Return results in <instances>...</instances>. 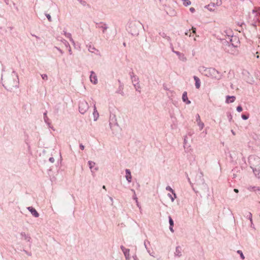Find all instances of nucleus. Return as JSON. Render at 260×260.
<instances>
[{"instance_id": "13", "label": "nucleus", "mask_w": 260, "mask_h": 260, "mask_svg": "<svg viewBox=\"0 0 260 260\" xmlns=\"http://www.w3.org/2000/svg\"><path fill=\"white\" fill-rule=\"evenodd\" d=\"M172 51L178 56L179 59L181 61L185 62L187 60V58L185 56V55L183 53H181L179 51H175L173 49L172 50Z\"/></svg>"}, {"instance_id": "23", "label": "nucleus", "mask_w": 260, "mask_h": 260, "mask_svg": "<svg viewBox=\"0 0 260 260\" xmlns=\"http://www.w3.org/2000/svg\"><path fill=\"white\" fill-rule=\"evenodd\" d=\"M169 224H170L169 229L172 233H174V231L173 229L174 221H173V220L172 219V217L170 216H169Z\"/></svg>"}, {"instance_id": "8", "label": "nucleus", "mask_w": 260, "mask_h": 260, "mask_svg": "<svg viewBox=\"0 0 260 260\" xmlns=\"http://www.w3.org/2000/svg\"><path fill=\"white\" fill-rule=\"evenodd\" d=\"M196 182L197 185H204L207 186L205 184V180L203 178V173L202 172L200 171L196 174Z\"/></svg>"}, {"instance_id": "36", "label": "nucleus", "mask_w": 260, "mask_h": 260, "mask_svg": "<svg viewBox=\"0 0 260 260\" xmlns=\"http://www.w3.org/2000/svg\"><path fill=\"white\" fill-rule=\"evenodd\" d=\"M88 164L89 167L91 170L94 167V166L95 165L94 162L90 161V160L88 161Z\"/></svg>"}, {"instance_id": "56", "label": "nucleus", "mask_w": 260, "mask_h": 260, "mask_svg": "<svg viewBox=\"0 0 260 260\" xmlns=\"http://www.w3.org/2000/svg\"><path fill=\"white\" fill-rule=\"evenodd\" d=\"M133 257L134 260H139L138 258L137 257V255L135 254L133 256Z\"/></svg>"}, {"instance_id": "40", "label": "nucleus", "mask_w": 260, "mask_h": 260, "mask_svg": "<svg viewBox=\"0 0 260 260\" xmlns=\"http://www.w3.org/2000/svg\"><path fill=\"white\" fill-rule=\"evenodd\" d=\"M247 217L249 219L250 221H252V215L251 212H248Z\"/></svg>"}, {"instance_id": "30", "label": "nucleus", "mask_w": 260, "mask_h": 260, "mask_svg": "<svg viewBox=\"0 0 260 260\" xmlns=\"http://www.w3.org/2000/svg\"><path fill=\"white\" fill-rule=\"evenodd\" d=\"M159 35L164 39L167 40L169 42L171 41L170 37L168 36L165 32H160Z\"/></svg>"}, {"instance_id": "42", "label": "nucleus", "mask_w": 260, "mask_h": 260, "mask_svg": "<svg viewBox=\"0 0 260 260\" xmlns=\"http://www.w3.org/2000/svg\"><path fill=\"white\" fill-rule=\"evenodd\" d=\"M41 77H42V79L44 80H48V76L47 75V74H42Z\"/></svg>"}, {"instance_id": "19", "label": "nucleus", "mask_w": 260, "mask_h": 260, "mask_svg": "<svg viewBox=\"0 0 260 260\" xmlns=\"http://www.w3.org/2000/svg\"><path fill=\"white\" fill-rule=\"evenodd\" d=\"M182 101H183V102L185 103L187 105H189L190 104V101L188 99V98H187V92L186 91H184L183 94H182Z\"/></svg>"}, {"instance_id": "28", "label": "nucleus", "mask_w": 260, "mask_h": 260, "mask_svg": "<svg viewBox=\"0 0 260 260\" xmlns=\"http://www.w3.org/2000/svg\"><path fill=\"white\" fill-rule=\"evenodd\" d=\"M215 7V5L214 3H211L209 4L208 5L206 6L205 8H207L210 11H213L214 8Z\"/></svg>"}, {"instance_id": "35", "label": "nucleus", "mask_w": 260, "mask_h": 260, "mask_svg": "<svg viewBox=\"0 0 260 260\" xmlns=\"http://www.w3.org/2000/svg\"><path fill=\"white\" fill-rule=\"evenodd\" d=\"M183 4L185 6H188L191 4V2L189 0H181Z\"/></svg>"}, {"instance_id": "2", "label": "nucleus", "mask_w": 260, "mask_h": 260, "mask_svg": "<svg viewBox=\"0 0 260 260\" xmlns=\"http://www.w3.org/2000/svg\"><path fill=\"white\" fill-rule=\"evenodd\" d=\"M204 72L205 76L216 80H220L223 77V74L221 72L216 70L215 68H204Z\"/></svg>"}, {"instance_id": "33", "label": "nucleus", "mask_w": 260, "mask_h": 260, "mask_svg": "<svg viewBox=\"0 0 260 260\" xmlns=\"http://www.w3.org/2000/svg\"><path fill=\"white\" fill-rule=\"evenodd\" d=\"M172 194H173V196L170 193H168V196L171 199V201L173 202L174 201L175 199L177 197L175 192Z\"/></svg>"}, {"instance_id": "7", "label": "nucleus", "mask_w": 260, "mask_h": 260, "mask_svg": "<svg viewBox=\"0 0 260 260\" xmlns=\"http://www.w3.org/2000/svg\"><path fill=\"white\" fill-rule=\"evenodd\" d=\"M89 105L85 100L80 101L79 104V111L81 114H84L88 110Z\"/></svg>"}, {"instance_id": "58", "label": "nucleus", "mask_w": 260, "mask_h": 260, "mask_svg": "<svg viewBox=\"0 0 260 260\" xmlns=\"http://www.w3.org/2000/svg\"><path fill=\"white\" fill-rule=\"evenodd\" d=\"M147 251L151 256L154 257V256L150 252V250L149 249H147Z\"/></svg>"}, {"instance_id": "64", "label": "nucleus", "mask_w": 260, "mask_h": 260, "mask_svg": "<svg viewBox=\"0 0 260 260\" xmlns=\"http://www.w3.org/2000/svg\"><path fill=\"white\" fill-rule=\"evenodd\" d=\"M131 190H132V192H134V194H135V193H135V190H134V189H131Z\"/></svg>"}, {"instance_id": "43", "label": "nucleus", "mask_w": 260, "mask_h": 260, "mask_svg": "<svg viewBox=\"0 0 260 260\" xmlns=\"http://www.w3.org/2000/svg\"><path fill=\"white\" fill-rule=\"evenodd\" d=\"M196 121L198 122H201L200 116L199 114L196 115Z\"/></svg>"}, {"instance_id": "4", "label": "nucleus", "mask_w": 260, "mask_h": 260, "mask_svg": "<svg viewBox=\"0 0 260 260\" xmlns=\"http://www.w3.org/2000/svg\"><path fill=\"white\" fill-rule=\"evenodd\" d=\"M12 79L8 80L6 83L10 87H17L19 83L18 76L15 71H13L11 74Z\"/></svg>"}, {"instance_id": "25", "label": "nucleus", "mask_w": 260, "mask_h": 260, "mask_svg": "<svg viewBox=\"0 0 260 260\" xmlns=\"http://www.w3.org/2000/svg\"><path fill=\"white\" fill-rule=\"evenodd\" d=\"M236 98L234 96L228 95L226 97L225 102L226 103H232L235 101Z\"/></svg>"}, {"instance_id": "32", "label": "nucleus", "mask_w": 260, "mask_h": 260, "mask_svg": "<svg viewBox=\"0 0 260 260\" xmlns=\"http://www.w3.org/2000/svg\"><path fill=\"white\" fill-rule=\"evenodd\" d=\"M230 157H231V160L232 161H235L238 158V157L236 156V153L235 152H233V154L232 153L230 154Z\"/></svg>"}, {"instance_id": "63", "label": "nucleus", "mask_w": 260, "mask_h": 260, "mask_svg": "<svg viewBox=\"0 0 260 260\" xmlns=\"http://www.w3.org/2000/svg\"><path fill=\"white\" fill-rule=\"evenodd\" d=\"M4 1L6 3L7 5L8 4V0H4Z\"/></svg>"}, {"instance_id": "51", "label": "nucleus", "mask_w": 260, "mask_h": 260, "mask_svg": "<svg viewBox=\"0 0 260 260\" xmlns=\"http://www.w3.org/2000/svg\"><path fill=\"white\" fill-rule=\"evenodd\" d=\"M49 160L51 163H53L54 162V159L52 157H50L49 159Z\"/></svg>"}, {"instance_id": "22", "label": "nucleus", "mask_w": 260, "mask_h": 260, "mask_svg": "<svg viewBox=\"0 0 260 260\" xmlns=\"http://www.w3.org/2000/svg\"><path fill=\"white\" fill-rule=\"evenodd\" d=\"M253 172L255 176L257 178H260V167L252 168Z\"/></svg>"}, {"instance_id": "48", "label": "nucleus", "mask_w": 260, "mask_h": 260, "mask_svg": "<svg viewBox=\"0 0 260 260\" xmlns=\"http://www.w3.org/2000/svg\"><path fill=\"white\" fill-rule=\"evenodd\" d=\"M120 249H121V250L122 251L123 253L125 251H126V249H127V248H125L123 245H121L120 246Z\"/></svg>"}, {"instance_id": "59", "label": "nucleus", "mask_w": 260, "mask_h": 260, "mask_svg": "<svg viewBox=\"0 0 260 260\" xmlns=\"http://www.w3.org/2000/svg\"><path fill=\"white\" fill-rule=\"evenodd\" d=\"M31 36H33V37H35L37 39H40V37H39L38 36H36L35 35L31 34Z\"/></svg>"}, {"instance_id": "20", "label": "nucleus", "mask_w": 260, "mask_h": 260, "mask_svg": "<svg viewBox=\"0 0 260 260\" xmlns=\"http://www.w3.org/2000/svg\"><path fill=\"white\" fill-rule=\"evenodd\" d=\"M93 116L94 121H96L99 117V114L96 110L95 104L93 105Z\"/></svg>"}, {"instance_id": "50", "label": "nucleus", "mask_w": 260, "mask_h": 260, "mask_svg": "<svg viewBox=\"0 0 260 260\" xmlns=\"http://www.w3.org/2000/svg\"><path fill=\"white\" fill-rule=\"evenodd\" d=\"M80 3H81V5H82L83 6H85L86 4V3L85 1H82V0H81L80 1Z\"/></svg>"}, {"instance_id": "37", "label": "nucleus", "mask_w": 260, "mask_h": 260, "mask_svg": "<svg viewBox=\"0 0 260 260\" xmlns=\"http://www.w3.org/2000/svg\"><path fill=\"white\" fill-rule=\"evenodd\" d=\"M197 124L199 126L200 130H202L204 128V124L202 121L198 122Z\"/></svg>"}, {"instance_id": "3", "label": "nucleus", "mask_w": 260, "mask_h": 260, "mask_svg": "<svg viewBox=\"0 0 260 260\" xmlns=\"http://www.w3.org/2000/svg\"><path fill=\"white\" fill-rule=\"evenodd\" d=\"M142 24L138 21H134L129 23V31L133 36H137L139 34L140 27Z\"/></svg>"}, {"instance_id": "10", "label": "nucleus", "mask_w": 260, "mask_h": 260, "mask_svg": "<svg viewBox=\"0 0 260 260\" xmlns=\"http://www.w3.org/2000/svg\"><path fill=\"white\" fill-rule=\"evenodd\" d=\"M57 40L58 41H60L61 42H62L64 45L65 47H66L67 48H68L69 53L70 55H72L73 54V52H72L71 46H70L69 43L68 42V41L62 38H61V39L58 38Z\"/></svg>"}, {"instance_id": "57", "label": "nucleus", "mask_w": 260, "mask_h": 260, "mask_svg": "<svg viewBox=\"0 0 260 260\" xmlns=\"http://www.w3.org/2000/svg\"><path fill=\"white\" fill-rule=\"evenodd\" d=\"M133 199L136 201V202H137L138 198L136 197V193L134 194L133 196Z\"/></svg>"}, {"instance_id": "52", "label": "nucleus", "mask_w": 260, "mask_h": 260, "mask_svg": "<svg viewBox=\"0 0 260 260\" xmlns=\"http://www.w3.org/2000/svg\"><path fill=\"white\" fill-rule=\"evenodd\" d=\"M250 226H251V228H252V229H254V230L255 229V226H254V224H253V221H250Z\"/></svg>"}, {"instance_id": "53", "label": "nucleus", "mask_w": 260, "mask_h": 260, "mask_svg": "<svg viewBox=\"0 0 260 260\" xmlns=\"http://www.w3.org/2000/svg\"><path fill=\"white\" fill-rule=\"evenodd\" d=\"M254 191L257 192L258 194L260 195V188H256V189H255Z\"/></svg>"}, {"instance_id": "11", "label": "nucleus", "mask_w": 260, "mask_h": 260, "mask_svg": "<svg viewBox=\"0 0 260 260\" xmlns=\"http://www.w3.org/2000/svg\"><path fill=\"white\" fill-rule=\"evenodd\" d=\"M89 78L90 82L93 84H96L98 83V77L94 72H90V75Z\"/></svg>"}, {"instance_id": "38", "label": "nucleus", "mask_w": 260, "mask_h": 260, "mask_svg": "<svg viewBox=\"0 0 260 260\" xmlns=\"http://www.w3.org/2000/svg\"><path fill=\"white\" fill-rule=\"evenodd\" d=\"M237 253H239L240 255V257L242 259H245V256L242 252V251L241 250H238L237 251Z\"/></svg>"}, {"instance_id": "9", "label": "nucleus", "mask_w": 260, "mask_h": 260, "mask_svg": "<svg viewBox=\"0 0 260 260\" xmlns=\"http://www.w3.org/2000/svg\"><path fill=\"white\" fill-rule=\"evenodd\" d=\"M96 27L102 29L103 33L104 34L105 33L106 31L108 28V25L103 22L96 23Z\"/></svg>"}, {"instance_id": "55", "label": "nucleus", "mask_w": 260, "mask_h": 260, "mask_svg": "<svg viewBox=\"0 0 260 260\" xmlns=\"http://www.w3.org/2000/svg\"><path fill=\"white\" fill-rule=\"evenodd\" d=\"M79 147H80V149L81 150H84V146L83 144H80V145H79Z\"/></svg>"}, {"instance_id": "27", "label": "nucleus", "mask_w": 260, "mask_h": 260, "mask_svg": "<svg viewBox=\"0 0 260 260\" xmlns=\"http://www.w3.org/2000/svg\"><path fill=\"white\" fill-rule=\"evenodd\" d=\"M129 251H130L129 249H126V251H125L123 252V254L124 255L126 260H130L131 259Z\"/></svg>"}, {"instance_id": "15", "label": "nucleus", "mask_w": 260, "mask_h": 260, "mask_svg": "<svg viewBox=\"0 0 260 260\" xmlns=\"http://www.w3.org/2000/svg\"><path fill=\"white\" fill-rule=\"evenodd\" d=\"M27 209L35 217H38L39 216V213L32 207H28Z\"/></svg>"}, {"instance_id": "49", "label": "nucleus", "mask_w": 260, "mask_h": 260, "mask_svg": "<svg viewBox=\"0 0 260 260\" xmlns=\"http://www.w3.org/2000/svg\"><path fill=\"white\" fill-rule=\"evenodd\" d=\"M55 48L61 54H62L63 53V52L62 50H61L59 48L57 47H55Z\"/></svg>"}, {"instance_id": "47", "label": "nucleus", "mask_w": 260, "mask_h": 260, "mask_svg": "<svg viewBox=\"0 0 260 260\" xmlns=\"http://www.w3.org/2000/svg\"><path fill=\"white\" fill-rule=\"evenodd\" d=\"M237 111L239 112H240L242 111V108L241 106H239L237 107Z\"/></svg>"}, {"instance_id": "54", "label": "nucleus", "mask_w": 260, "mask_h": 260, "mask_svg": "<svg viewBox=\"0 0 260 260\" xmlns=\"http://www.w3.org/2000/svg\"><path fill=\"white\" fill-rule=\"evenodd\" d=\"M189 10H190V11L191 12H192V13H193V12H194V11H195V9H194V8H193V7H191V8H190Z\"/></svg>"}, {"instance_id": "34", "label": "nucleus", "mask_w": 260, "mask_h": 260, "mask_svg": "<svg viewBox=\"0 0 260 260\" xmlns=\"http://www.w3.org/2000/svg\"><path fill=\"white\" fill-rule=\"evenodd\" d=\"M133 85L136 91L140 92L141 86L139 83H138V84H133Z\"/></svg>"}, {"instance_id": "6", "label": "nucleus", "mask_w": 260, "mask_h": 260, "mask_svg": "<svg viewBox=\"0 0 260 260\" xmlns=\"http://www.w3.org/2000/svg\"><path fill=\"white\" fill-rule=\"evenodd\" d=\"M248 160L251 169L260 167V157L255 155H251L249 157Z\"/></svg>"}, {"instance_id": "61", "label": "nucleus", "mask_w": 260, "mask_h": 260, "mask_svg": "<svg viewBox=\"0 0 260 260\" xmlns=\"http://www.w3.org/2000/svg\"><path fill=\"white\" fill-rule=\"evenodd\" d=\"M234 191L236 192V193H238L239 192V190L238 189H236L235 188L234 189Z\"/></svg>"}, {"instance_id": "44", "label": "nucleus", "mask_w": 260, "mask_h": 260, "mask_svg": "<svg viewBox=\"0 0 260 260\" xmlns=\"http://www.w3.org/2000/svg\"><path fill=\"white\" fill-rule=\"evenodd\" d=\"M45 15H46V17L47 18L48 21L49 22H51L52 19H51V16L49 14H46Z\"/></svg>"}, {"instance_id": "18", "label": "nucleus", "mask_w": 260, "mask_h": 260, "mask_svg": "<svg viewBox=\"0 0 260 260\" xmlns=\"http://www.w3.org/2000/svg\"><path fill=\"white\" fill-rule=\"evenodd\" d=\"M20 236L24 240L28 242H31V237L28 234H26L25 232H21Z\"/></svg>"}, {"instance_id": "26", "label": "nucleus", "mask_w": 260, "mask_h": 260, "mask_svg": "<svg viewBox=\"0 0 260 260\" xmlns=\"http://www.w3.org/2000/svg\"><path fill=\"white\" fill-rule=\"evenodd\" d=\"M193 79L195 81V86H196V87L197 88V89H199L200 87V86H201V82H200V79L194 76L193 77Z\"/></svg>"}, {"instance_id": "41", "label": "nucleus", "mask_w": 260, "mask_h": 260, "mask_svg": "<svg viewBox=\"0 0 260 260\" xmlns=\"http://www.w3.org/2000/svg\"><path fill=\"white\" fill-rule=\"evenodd\" d=\"M256 188H258L257 187L255 186H249L248 187V189L250 191L253 190L254 191L255 189H256Z\"/></svg>"}, {"instance_id": "21", "label": "nucleus", "mask_w": 260, "mask_h": 260, "mask_svg": "<svg viewBox=\"0 0 260 260\" xmlns=\"http://www.w3.org/2000/svg\"><path fill=\"white\" fill-rule=\"evenodd\" d=\"M87 47L88 48V51L91 52V53H96V52H95V51H96V52H99V50H97L93 45H92L91 44H89L88 45H87Z\"/></svg>"}, {"instance_id": "12", "label": "nucleus", "mask_w": 260, "mask_h": 260, "mask_svg": "<svg viewBox=\"0 0 260 260\" xmlns=\"http://www.w3.org/2000/svg\"><path fill=\"white\" fill-rule=\"evenodd\" d=\"M129 76L131 77V79L132 80V82L133 84H138V83H139V79L138 77L134 74L133 72H131L129 73Z\"/></svg>"}, {"instance_id": "62", "label": "nucleus", "mask_w": 260, "mask_h": 260, "mask_svg": "<svg viewBox=\"0 0 260 260\" xmlns=\"http://www.w3.org/2000/svg\"><path fill=\"white\" fill-rule=\"evenodd\" d=\"M109 199H110V200H111V201L112 202V203H113V198H112V197H109Z\"/></svg>"}, {"instance_id": "16", "label": "nucleus", "mask_w": 260, "mask_h": 260, "mask_svg": "<svg viewBox=\"0 0 260 260\" xmlns=\"http://www.w3.org/2000/svg\"><path fill=\"white\" fill-rule=\"evenodd\" d=\"M125 178L128 183H131L132 180V176L131 175V171L129 169H126L125 170Z\"/></svg>"}, {"instance_id": "17", "label": "nucleus", "mask_w": 260, "mask_h": 260, "mask_svg": "<svg viewBox=\"0 0 260 260\" xmlns=\"http://www.w3.org/2000/svg\"><path fill=\"white\" fill-rule=\"evenodd\" d=\"M63 34L66 37L69 39L70 41L71 42V43H72V44L73 45H74V46L75 45V42L74 41V40L73 39V38L72 37V35L71 33L67 32L66 30H63Z\"/></svg>"}, {"instance_id": "60", "label": "nucleus", "mask_w": 260, "mask_h": 260, "mask_svg": "<svg viewBox=\"0 0 260 260\" xmlns=\"http://www.w3.org/2000/svg\"><path fill=\"white\" fill-rule=\"evenodd\" d=\"M192 32L193 33H196V28H194V27H192Z\"/></svg>"}, {"instance_id": "5", "label": "nucleus", "mask_w": 260, "mask_h": 260, "mask_svg": "<svg viewBox=\"0 0 260 260\" xmlns=\"http://www.w3.org/2000/svg\"><path fill=\"white\" fill-rule=\"evenodd\" d=\"M109 125L113 131H118L120 129V127L117 121L116 116L114 114H111L110 115Z\"/></svg>"}, {"instance_id": "29", "label": "nucleus", "mask_w": 260, "mask_h": 260, "mask_svg": "<svg viewBox=\"0 0 260 260\" xmlns=\"http://www.w3.org/2000/svg\"><path fill=\"white\" fill-rule=\"evenodd\" d=\"M47 111H46L44 113V114H43L44 115V120L45 122L46 123H47L49 126H50L51 124L49 121V118H48V117L47 116Z\"/></svg>"}, {"instance_id": "14", "label": "nucleus", "mask_w": 260, "mask_h": 260, "mask_svg": "<svg viewBox=\"0 0 260 260\" xmlns=\"http://www.w3.org/2000/svg\"><path fill=\"white\" fill-rule=\"evenodd\" d=\"M118 82L119 84V87L116 91V93H119L121 94V95L123 96L124 95V92L123 91V84L121 83L120 80H118Z\"/></svg>"}, {"instance_id": "31", "label": "nucleus", "mask_w": 260, "mask_h": 260, "mask_svg": "<svg viewBox=\"0 0 260 260\" xmlns=\"http://www.w3.org/2000/svg\"><path fill=\"white\" fill-rule=\"evenodd\" d=\"M183 144V146L185 149H187L190 147V146L188 144L186 136L184 137Z\"/></svg>"}, {"instance_id": "24", "label": "nucleus", "mask_w": 260, "mask_h": 260, "mask_svg": "<svg viewBox=\"0 0 260 260\" xmlns=\"http://www.w3.org/2000/svg\"><path fill=\"white\" fill-rule=\"evenodd\" d=\"M181 252H182V249L181 248L180 246H177L176 247V250L175 252V256L180 257L181 256Z\"/></svg>"}, {"instance_id": "39", "label": "nucleus", "mask_w": 260, "mask_h": 260, "mask_svg": "<svg viewBox=\"0 0 260 260\" xmlns=\"http://www.w3.org/2000/svg\"><path fill=\"white\" fill-rule=\"evenodd\" d=\"M166 189L168 191H169L170 192H172V193H175V191L170 186H167L166 187Z\"/></svg>"}, {"instance_id": "46", "label": "nucleus", "mask_w": 260, "mask_h": 260, "mask_svg": "<svg viewBox=\"0 0 260 260\" xmlns=\"http://www.w3.org/2000/svg\"><path fill=\"white\" fill-rule=\"evenodd\" d=\"M228 118L230 121H231L232 120V115L230 113L228 114Z\"/></svg>"}, {"instance_id": "1", "label": "nucleus", "mask_w": 260, "mask_h": 260, "mask_svg": "<svg viewBox=\"0 0 260 260\" xmlns=\"http://www.w3.org/2000/svg\"><path fill=\"white\" fill-rule=\"evenodd\" d=\"M228 44L225 47V51L231 54H237L238 53L236 48L239 44L237 38L236 36H233L232 31H230L229 35H227V38L225 39Z\"/></svg>"}, {"instance_id": "45", "label": "nucleus", "mask_w": 260, "mask_h": 260, "mask_svg": "<svg viewBox=\"0 0 260 260\" xmlns=\"http://www.w3.org/2000/svg\"><path fill=\"white\" fill-rule=\"evenodd\" d=\"M241 117H242V118L243 120H247L249 118V116L248 115H244V114L242 115Z\"/></svg>"}]
</instances>
